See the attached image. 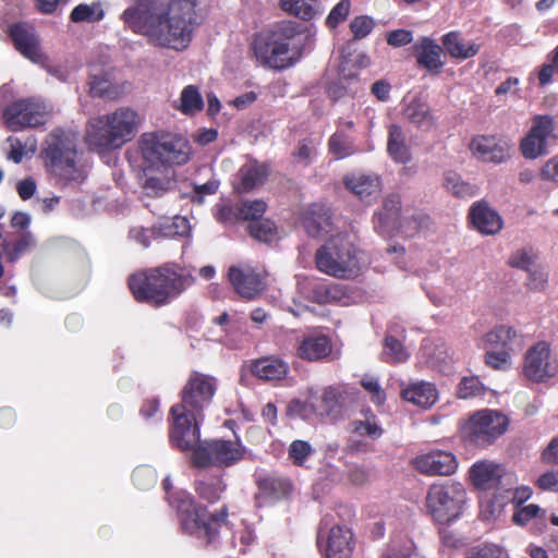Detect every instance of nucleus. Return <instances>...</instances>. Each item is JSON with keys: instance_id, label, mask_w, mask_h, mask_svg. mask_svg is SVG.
Segmentation results:
<instances>
[{"instance_id": "obj_59", "label": "nucleus", "mask_w": 558, "mask_h": 558, "mask_svg": "<svg viewBox=\"0 0 558 558\" xmlns=\"http://www.w3.org/2000/svg\"><path fill=\"white\" fill-rule=\"evenodd\" d=\"M132 481L140 489H147L156 482L154 472L147 468H136L132 473Z\"/></svg>"}, {"instance_id": "obj_56", "label": "nucleus", "mask_w": 558, "mask_h": 558, "mask_svg": "<svg viewBox=\"0 0 558 558\" xmlns=\"http://www.w3.org/2000/svg\"><path fill=\"white\" fill-rule=\"evenodd\" d=\"M33 245V236L31 233H24L12 245L4 247L7 256L11 262L19 259Z\"/></svg>"}, {"instance_id": "obj_4", "label": "nucleus", "mask_w": 558, "mask_h": 558, "mask_svg": "<svg viewBox=\"0 0 558 558\" xmlns=\"http://www.w3.org/2000/svg\"><path fill=\"white\" fill-rule=\"evenodd\" d=\"M191 283L190 278L168 265L144 269L128 278V287L138 303L153 307L168 305Z\"/></svg>"}, {"instance_id": "obj_18", "label": "nucleus", "mask_w": 558, "mask_h": 558, "mask_svg": "<svg viewBox=\"0 0 558 558\" xmlns=\"http://www.w3.org/2000/svg\"><path fill=\"white\" fill-rule=\"evenodd\" d=\"M350 399L344 385L326 387L320 396H312V408L316 415L338 418Z\"/></svg>"}, {"instance_id": "obj_8", "label": "nucleus", "mask_w": 558, "mask_h": 558, "mask_svg": "<svg viewBox=\"0 0 558 558\" xmlns=\"http://www.w3.org/2000/svg\"><path fill=\"white\" fill-rule=\"evenodd\" d=\"M138 148L144 161L151 168L181 166L191 157L189 141L165 131L143 133L138 140Z\"/></svg>"}, {"instance_id": "obj_2", "label": "nucleus", "mask_w": 558, "mask_h": 558, "mask_svg": "<svg viewBox=\"0 0 558 558\" xmlns=\"http://www.w3.org/2000/svg\"><path fill=\"white\" fill-rule=\"evenodd\" d=\"M217 389L216 377L192 372L180 392L181 402L170 409L172 424L169 439L172 446L187 451L199 440L198 420L210 407Z\"/></svg>"}, {"instance_id": "obj_58", "label": "nucleus", "mask_w": 558, "mask_h": 558, "mask_svg": "<svg viewBox=\"0 0 558 558\" xmlns=\"http://www.w3.org/2000/svg\"><path fill=\"white\" fill-rule=\"evenodd\" d=\"M541 513L544 515L545 510L541 509L535 504H530L518 509L512 515V521L515 524L523 526L526 525L532 519L538 517Z\"/></svg>"}, {"instance_id": "obj_1", "label": "nucleus", "mask_w": 558, "mask_h": 558, "mask_svg": "<svg viewBox=\"0 0 558 558\" xmlns=\"http://www.w3.org/2000/svg\"><path fill=\"white\" fill-rule=\"evenodd\" d=\"M120 20L125 28L145 36L151 45L177 51L187 48L202 23L196 0H168L146 11L126 8Z\"/></svg>"}, {"instance_id": "obj_57", "label": "nucleus", "mask_w": 558, "mask_h": 558, "mask_svg": "<svg viewBox=\"0 0 558 558\" xmlns=\"http://www.w3.org/2000/svg\"><path fill=\"white\" fill-rule=\"evenodd\" d=\"M287 414L290 417L310 418L312 414H315L312 408V396L306 401L291 400L288 404Z\"/></svg>"}, {"instance_id": "obj_20", "label": "nucleus", "mask_w": 558, "mask_h": 558, "mask_svg": "<svg viewBox=\"0 0 558 558\" xmlns=\"http://www.w3.org/2000/svg\"><path fill=\"white\" fill-rule=\"evenodd\" d=\"M412 49L420 68L434 75L441 72L445 65L444 47L439 46L430 37L424 36L414 43Z\"/></svg>"}, {"instance_id": "obj_61", "label": "nucleus", "mask_w": 558, "mask_h": 558, "mask_svg": "<svg viewBox=\"0 0 558 558\" xmlns=\"http://www.w3.org/2000/svg\"><path fill=\"white\" fill-rule=\"evenodd\" d=\"M255 538L254 532L248 527H244L236 532L233 544L234 547H239L240 554L245 555L248 551V548L254 544Z\"/></svg>"}, {"instance_id": "obj_46", "label": "nucleus", "mask_w": 558, "mask_h": 558, "mask_svg": "<svg viewBox=\"0 0 558 558\" xmlns=\"http://www.w3.org/2000/svg\"><path fill=\"white\" fill-rule=\"evenodd\" d=\"M247 230L252 238L265 243L271 242L277 235V227L269 219L250 222Z\"/></svg>"}, {"instance_id": "obj_32", "label": "nucleus", "mask_w": 558, "mask_h": 558, "mask_svg": "<svg viewBox=\"0 0 558 558\" xmlns=\"http://www.w3.org/2000/svg\"><path fill=\"white\" fill-rule=\"evenodd\" d=\"M251 372L263 380L276 381L287 376L289 365L280 359L266 356L253 362Z\"/></svg>"}, {"instance_id": "obj_5", "label": "nucleus", "mask_w": 558, "mask_h": 558, "mask_svg": "<svg viewBox=\"0 0 558 558\" xmlns=\"http://www.w3.org/2000/svg\"><path fill=\"white\" fill-rule=\"evenodd\" d=\"M167 499L177 512L181 532L195 537L205 546L217 539L221 526L228 522L229 510L226 505L210 513L206 506L184 493L169 495Z\"/></svg>"}, {"instance_id": "obj_64", "label": "nucleus", "mask_w": 558, "mask_h": 558, "mask_svg": "<svg viewBox=\"0 0 558 558\" xmlns=\"http://www.w3.org/2000/svg\"><path fill=\"white\" fill-rule=\"evenodd\" d=\"M535 485L541 490L558 492V470H551L543 473L536 480Z\"/></svg>"}, {"instance_id": "obj_53", "label": "nucleus", "mask_w": 558, "mask_h": 558, "mask_svg": "<svg viewBox=\"0 0 558 558\" xmlns=\"http://www.w3.org/2000/svg\"><path fill=\"white\" fill-rule=\"evenodd\" d=\"M374 20L367 15L355 16L349 25L354 40H361L367 37L374 29Z\"/></svg>"}, {"instance_id": "obj_35", "label": "nucleus", "mask_w": 558, "mask_h": 558, "mask_svg": "<svg viewBox=\"0 0 558 558\" xmlns=\"http://www.w3.org/2000/svg\"><path fill=\"white\" fill-rule=\"evenodd\" d=\"M401 396L404 400L423 409L430 408L438 398L436 386L432 383H414L403 389Z\"/></svg>"}, {"instance_id": "obj_23", "label": "nucleus", "mask_w": 558, "mask_h": 558, "mask_svg": "<svg viewBox=\"0 0 558 558\" xmlns=\"http://www.w3.org/2000/svg\"><path fill=\"white\" fill-rule=\"evenodd\" d=\"M401 199L397 194L388 195L381 209L374 215L375 230L383 234H389L400 227Z\"/></svg>"}, {"instance_id": "obj_45", "label": "nucleus", "mask_w": 558, "mask_h": 558, "mask_svg": "<svg viewBox=\"0 0 558 558\" xmlns=\"http://www.w3.org/2000/svg\"><path fill=\"white\" fill-rule=\"evenodd\" d=\"M328 151L340 160L354 155L357 149L353 142L342 132L333 133L328 140Z\"/></svg>"}, {"instance_id": "obj_25", "label": "nucleus", "mask_w": 558, "mask_h": 558, "mask_svg": "<svg viewBox=\"0 0 558 558\" xmlns=\"http://www.w3.org/2000/svg\"><path fill=\"white\" fill-rule=\"evenodd\" d=\"M257 488L259 498L276 502L290 497L293 483L289 477L268 474L257 481Z\"/></svg>"}, {"instance_id": "obj_52", "label": "nucleus", "mask_w": 558, "mask_h": 558, "mask_svg": "<svg viewBox=\"0 0 558 558\" xmlns=\"http://www.w3.org/2000/svg\"><path fill=\"white\" fill-rule=\"evenodd\" d=\"M342 294L341 287L336 283H322L314 289L315 299L320 304L338 302Z\"/></svg>"}, {"instance_id": "obj_14", "label": "nucleus", "mask_w": 558, "mask_h": 558, "mask_svg": "<svg viewBox=\"0 0 558 558\" xmlns=\"http://www.w3.org/2000/svg\"><path fill=\"white\" fill-rule=\"evenodd\" d=\"M556 121L549 114H535L529 132L520 141V151L525 159L534 160L548 154V141L556 140Z\"/></svg>"}, {"instance_id": "obj_16", "label": "nucleus", "mask_w": 558, "mask_h": 558, "mask_svg": "<svg viewBox=\"0 0 558 558\" xmlns=\"http://www.w3.org/2000/svg\"><path fill=\"white\" fill-rule=\"evenodd\" d=\"M228 278L234 291L243 299L253 300L266 288V276L248 264L232 265Z\"/></svg>"}, {"instance_id": "obj_28", "label": "nucleus", "mask_w": 558, "mask_h": 558, "mask_svg": "<svg viewBox=\"0 0 558 558\" xmlns=\"http://www.w3.org/2000/svg\"><path fill=\"white\" fill-rule=\"evenodd\" d=\"M470 480L480 489L496 487L504 475V468L492 461H477L470 469Z\"/></svg>"}, {"instance_id": "obj_15", "label": "nucleus", "mask_w": 558, "mask_h": 558, "mask_svg": "<svg viewBox=\"0 0 558 558\" xmlns=\"http://www.w3.org/2000/svg\"><path fill=\"white\" fill-rule=\"evenodd\" d=\"M558 362L551 355L547 342L541 341L531 347L524 356L523 375L531 381L544 383L556 376Z\"/></svg>"}, {"instance_id": "obj_36", "label": "nucleus", "mask_w": 558, "mask_h": 558, "mask_svg": "<svg viewBox=\"0 0 558 558\" xmlns=\"http://www.w3.org/2000/svg\"><path fill=\"white\" fill-rule=\"evenodd\" d=\"M442 186L457 198H471L478 193V186L462 179V177L452 170L444 173Z\"/></svg>"}, {"instance_id": "obj_40", "label": "nucleus", "mask_w": 558, "mask_h": 558, "mask_svg": "<svg viewBox=\"0 0 558 558\" xmlns=\"http://www.w3.org/2000/svg\"><path fill=\"white\" fill-rule=\"evenodd\" d=\"M404 117L416 126L430 128L434 124V118L429 106L418 99H413L404 109Z\"/></svg>"}, {"instance_id": "obj_19", "label": "nucleus", "mask_w": 558, "mask_h": 558, "mask_svg": "<svg viewBox=\"0 0 558 558\" xmlns=\"http://www.w3.org/2000/svg\"><path fill=\"white\" fill-rule=\"evenodd\" d=\"M469 148L483 162L502 163L510 157V145L495 135L474 136Z\"/></svg>"}, {"instance_id": "obj_55", "label": "nucleus", "mask_w": 558, "mask_h": 558, "mask_svg": "<svg viewBox=\"0 0 558 558\" xmlns=\"http://www.w3.org/2000/svg\"><path fill=\"white\" fill-rule=\"evenodd\" d=\"M350 0H340L326 17V25L330 29H336L339 24L344 22L350 13Z\"/></svg>"}, {"instance_id": "obj_26", "label": "nucleus", "mask_w": 558, "mask_h": 558, "mask_svg": "<svg viewBox=\"0 0 558 558\" xmlns=\"http://www.w3.org/2000/svg\"><path fill=\"white\" fill-rule=\"evenodd\" d=\"M469 218L473 226L483 234H496L502 228L500 215L484 201L472 205Z\"/></svg>"}, {"instance_id": "obj_11", "label": "nucleus", "mask_w": 558, "mask_h": 558, "mask_svg": "<svg viewBox=\"0 0 558 558\" xmlns=\"http://www.w3.org/2000/svg\"><path fill=\"white\" fill-rule=\"evenodd\" d=\"M189 450H192V464L197 468H229L243 460L246 451L239 437L234 440H198Z\"/></svg>"}, {"instance_id": "obj_60", "label": "nucleus", "mask_w": 558, "mask_h": 558, "mask_svg": "<svg viewBox=\"0 0 558 558\" xmlns=\"http://www.w3.org/2000/svg\"><path fill=\"white\" fill-rule=\"evenodd\" d=\"M352 425L353 432L359 435H366L373 439H377L383 435V429L376 424V422H372L369 420L354 421Z\"/></svg>"}, {"instance_id": "obj_39", "label": "nucleus", "mask_w": 558, "mask_h": 558, "mask_svg": "<svg viewBox=\"0 0 558 558\" xmlns=\"http://www.w3.org/2000/svg\"><path fill=\"white\" fill-rule=\"evenodd\" d=\"M317 0H280V8L286 13L303 21H311L318 14Z\"/></svg>"}, {"instance_id": "obj_9", "label": "nucleus", "mask_w": 558, "mask_h": 558, "mask_svg": "<svg viewBox=\"0 0 558 558\" xmlns=\"http://www.w3.org/2000/svg\"><path fill=\"white\" fill-rule=\"evenodd\" d=\"M315 264L319 271L341 279L353 278L360 271L357 250L343 234L331 236L316 251Z\"/></svg>"}, {"instance_id": "obj_24", "label": "nucleus", "mask_w": 558, "mask_h": 558, "mask_svg": "<svg viewBox=\"0 0 558 558\" xmlns=\"http://www.w3.org/2000/svg\"><path fill=\"white\" fill-rule=\"evenodd\" d=\"M268 174L266 165L259 163L256 160L246 162L241 166L235 175L233 190L239 194L250 193L257 186L263 185Z\"/></svg>"}, {"instance_id": "obj_27", "label": "nucleus", "mask_w": 558, "mask_h": 558, "mask_svg": "<svg viewBox=\"0 0 558 558\" xmlns=\"http://www.w3.org/2000/svg\"><path fill=\"white\" fill-rule=\"evenodd\" d=\"M302 225L306 233L313 238L327 234L331 229L329 208L322 204H312L303 214Z\"/></svg>"}, {"instance_id": "obj_3", "label": "nucleus", "mask_w": 558, "mask_h": 558, "mask_svg": "<svg viewBox=\"0 0 558 558\" xmlns=\"http://www.w3.org/2000/svg\"><path fill=\"white\" fill-rule=\"evenodd\" d=\"M306 38L301 24L282 21L274 28L254 34L250 51L259 65L283 71L302 59Z\"/></svg>"}, {"instance_id": "obj_49", "label": "nucleus", "mask_w": 558, "mask_h": 558, "mask_svg": "<svg viewBox=\"0 0 558 558\" xmlns=\"http://www.w3.org/2000/svg\"><path fill=\"white\" fill-rule=\"evenodd\" d=\"M267 209V204L262 199L244 201L240 203L241 221H258Z\"/></svg>"}, {"instance_id": "obj_43", "label": "nucleus", "mask_w": 558, "mask_h": 558, "mask_svg": "<svg viewBox=\"0 0 558 558\" xmlns=\"http://www.w3.org/2000/svg\"><path fill=\"white\" fill-rule=\"evenodd\" d=\"M204 108V100L199 89L195 85L185 86L180 95V106L178 109L186 116H192L202 111Z\"/></svg>"}, {"instance_id": "obj_31", "label": "nucleus", "mask_w": 558, "mask_h": 558, "mask_svg": "<svg viewBox=\"0 0 558 558\" xmlns=\"http://www.w3.org/2000/svg\"><path fill=\"white\" fill-rule=\"evenodd\" d=\"M441 44L446 52L453 59L466 60L475 57L481 46L474 41H465L462 35L452 31L441 37Z\"/></svg>"}, {"instance_id": "obj_21", "label": "nucleus", "mask_w": 558, "mask_h": 558, "mask_svg": "<svg viewBox=\"0 0 558 558\" xmlns=\"http://www.w3.org/2000/svg\"><path fill=\"white\" fill-rule=\"evenodd\" d=\"M354 536L344 525H333L326 537L323 547L324 558H350L354 550Z\"/></svg>"}, {"instance_id": "obj_48", "label": "nucleus", "mask_w": 558, "mask_h": 558, "mask_svg": "<svg viewBox=\"0 0 558 558\" xmlns=\"http://www.w3.org/2000/svg\"><path fill=\"white\" fill-rule=\"evenodd\" d=\"M486 388L477 376H466L458 385L457 396L460 399L475 398L484 395Z\"/></svg>"}, {"instance_id": "obj_34", "label": "nucleus", "mask_w": 558, "mask_h": 558, "mask_svg": "<svg viewBox=\"0 0 558 558\" xmlns=\"http://www.w3.org/2000/svg\"><path fill=\"white\" fill-rule=\"evenodd\" d=\"M387 153L397 163L407 165L412 160L411 149L405 142L402 128L391 124L388 130Z\"/></svg>"}, {"instance_id": "obj_54", "label": "nucleus", "mask_w": 558, "mask_h": 558, "mask_svg": "<svg viewBox=\"0 0 558 558\" xmlns=\"http://www.w3.org/2000/svg\"><path fill=\"white\" fill-rule=\"evenodd\" d=\"M215 218L225 225H234L241 221L240 204H218L216 206Z\"/></svg>"}, {"instance_id": "obj_7", "label": "nucleus", "mask_w": 558, "mask_h": 558, "mask_svg": "<svg viewBox=\"0 0 558 558\" xmlns=\"http://www.w3.org/2000/svg\"><path fill=\"white\" fill-rule=\"evenodd\" d=\"M141 124L138 113L120 107L111 113L90 119L87 123L86 140L97 149H117L131 142Z\"/></svg>"}, {"instance_id": "obj_41", "label": "nucleus", "mask_w": 558, "mask_h": 558, "mask_svg": "<svg viewBox=\"0 0 558 558\" xmlns=\"http://www.w3.org/2000/svg\"><path fill=\"white\" fill-rule=\"evenodd\" d=\"M226 490V484L221 477H210L195 483V492L199 498L208 504H215Z\"/></svg>"}, {"instance_id": "obj_63", "label": "nucleus", "mask_w": 558, "mask_h": 558, "mask_svg": "<svg viewBox=\"0 0 558 558\" xmlns=\"http://www.w3.org/2000/svg\"><path fill=\"white\" fill-rule=\"evenodd\" d=\"M539 177L544 181L558 184V154L549 158L541 168Z\"/></svg>"}, {"instance_id": "obj_6", "label": "nucleus", "mask_w": 558, "mask_h": 558, "mask_svg": "<svg viewBox=\"0 0 558 558\" xmlns=\"http://www.w3.org/2000/svg\"><path fill=\"white\" fill-rule=\"evenodd\" d=\"M41 154L58 186L81 185L87 178L85 167L77 159L75 141L63 131L54 130L49 134Z\"/></svg>"}, {"instance_id": "obj_47", "label": "nucleus", "mask_w": 558, "mask_h": 558, "mask_svg": "<svg viewBox=\"0 0 558 558\" xmlns=\"http://www.w3.org/2000/svg\"><path fill=\"white\" fill-rule=\"evenodd\" d=\"M312 445L302 439L293 440L288 448V458L295 466H304L307 459L314 453Z\"/></svg>"}, {"instance_id": "obj_44", "label": "nucleus", "mask_w": 558, "mask_h": 558, "mask_svg": "<svg viewBox=\"0 0 558 558\" xmlns=\"http://www.w3.org/2000/svg\"><path fill=\"white\" fill-rule=\"evenodd\" d=\"M381 356L384 362L393 365L404 363L409 359V353L399 339L386 335Z\"/></svg>"}, {"instance_id": "obj_42", "label": "nucleus", "mask_w": 558, "mask_h": 558, "mask_svg": "<svg viewBox=\"0 0 558 558\" xmlns=\"http://www.w3.org/2000/svg\"><path fill=\"white\" fill-rule=\"evenodd\" d=\"M105 16L100 2L81 3L73 8L70 21L73 23H97Z\"/></svg>"}, {"instance_id": "obj_13", "label": "nucleus", "mask_w": 558, "mask_h": 558, "mask_svg": "<svg viewBox=\"0 0 558 558\" xmlns=\"http://www.w3.org/2000/svg\"><path fill=\"white\" fill-rule=\"evenodd\" d=\"M47 116L48 109L45 102L34 97L11 102L2 113L5 125L12 132L44 125Z\"/></svg>"}, {"instance_id": "obj_17", "label": "nucleus", "mask_w": 558, "mask_h": 558, "mask_svg": "<svg viewBox=\"0 0 558 558\" xmlns=\"http://www.w3.org/2000/svg\"><path fill=\"white\" fill-rule=\"evenodd\" d=\"M412 465L426 476H450L456 473L459 463L451 451L435 449L416 456Z\"/></svg>"}, {"instance_id": "obj_30", "label": "nucleus", "mask_w": 558, "mask_h": 558, "mask_svg": "<svg viewBox=\"0 0 558 558\" xmlns=\"http://www.w3.org/2000/svg\"><path fill=\"white\" fill-rule=\"evenodd\" d=\"M331 340L326 335L304 337L298 347V356L304 361L316 362L328 357L331 353Z\"/></svg>"}, {"instance_id": "obj_50", "label": "nucleus", "mask_w": 558, "mask_h": 558, "mask_svg": "<svg viewBox=\"0 0 558 558\" xmlns=\"http://www.w3.org/2000/svg\"><path fill=\"white\" fill-rule=\"evenodd\" d=\"M464 558H509V555L502 547L486 543L468 549Z\"/></svg>"}, {"instance_id": "obj_33", "label": "nucleus", "mask_w": 558, "mask_h": 558, "mask_svg": "<svg viewBox=\"0 0 558 558\" xmlns=\"http://www.w3.org/2000/svg\"><path fill=\"white\" fill-rule=\"evenodd\" d=\"M485 345L495 350H506L510 354L514 344H521L518 331L506 325L496 326L484 337Z\"/></svg>"}, {"instance_id": "obj_38", "label": "nucleus", "mask_w": 558, "mask_h": 558, "mask_svg": "<svg viewBox=\"0 0 558 558\" xmlns=\"http://www.w3.org/2000/svg\"><path fill=\"white\" fill-rule=\"evenodd\" d=\"M318 146L319 141L314 137L301 138L291 153L293 162L305 168L310 167L317 156Z\"/></svg>"}, {"instance_id": "obj_12", "label": "nucleus", "mask_w": 558, "mask_h": 558, "mask_svg": "<svg viewBox=\"0 0 558 558\" xmlns=\"http://www.w3.org/2000/svg\"><path fill=\"white\" fill-rule=\"evenodd\" d=\"M508 425L509 420L505 414L485 409L470 416L462 428V434L469 445L483 449L502 436Z\"/></svg>"}, {"instance_id": "obj_29", "label": "nucleus", "mask_w": 558, "mask_h": 558, "mask_svg": "<svg viewBox=\"0 0 558 558\" xmlns=\"http://www.w3.org/2000/svg\"><path fill=\"white\" fill-rule=\"evenodd\" d=\"M344 186L365 204L374 203L380 195L381 186L377 177L352 175L343 179Z\"/></svg>"}, {"instance_id": "obj_10", "label": "nucleus", "mask_w": 558, "mask_h": 558, "mask_svg": "<svg viewBox=\"0 0 558 558\" xmlns=\"http://www.w3.org/2000/svg\"><path fill=\"white\" fill-rule=\"evenodd\" d=\"M466 492L459 482L433 483L425 497L427 513L439 524L456 521L463 512Z\"/></svg>"}, {"instance_id": "obj_22", "label": "nucleus", "mask_w": 558, "mask_h": 558, "mask_svg": "<svg viewBox=\"0 0 558 558\" xmlns=\"http://www.w3.org/2000/svg\"><path fill=\"white\" fill-rule=\"evenodd\" d=\"M9 35L14 47L25 58L32 61H38L41 58L39 39L32 25L26 23H16L10 26Z\"/></svg>"}, {"instance_id": "obj_51", "label": "nucleus", "mask_w": 558, "mask_h": 558, "mask_svg": "<svg viewBox=\"0 0 558 558\" xmlns=\"http://www.w3.org/2000/svg\"><path fill=\"white\" fill-rule=\"evenodd\" d=\"M484 363L495 371H507L511 364V354L506 350L489 348L484 355Z\"/></svg>"}, {"instance_id": "obj_37", "label": "nucleus", "mask_w": 558, "mask_h": 558, "mask_svg": "<svg viewBox=\"0 0 558 558\" xmlns=\"http://www.w3.org/2000/svg\"><path fill=\"white\" fill-rule=\"evenodd\" d=\"M88 93L92 97L106 100H117L123 94L120 85L113 84L106 75H92L88 82Z\"/></svg>"}, {"instance_id": "obj_62", "label": "nucleus", "mask_w": 558, "mask_h": 558, "mask_svg": "<svg viewBox=\"0 0 558 558\" xmlns=\"http://www.w3.org/2000/svg\"><path fill=\"white\" fill-rule=\"evenodd\" d=\"M386 40L391 47H403L412 43L413 33L404 28L395 29L387 34Z\"/></svg>"}]
</instances>
